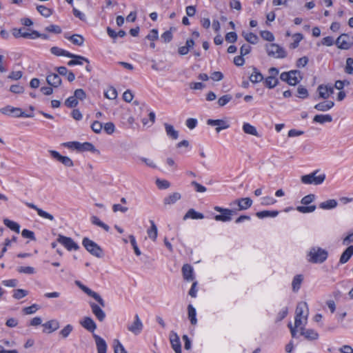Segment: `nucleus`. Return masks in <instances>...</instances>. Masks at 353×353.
Returning <instances> with one entry per match:
<instances>
[{
  "instance_id": "obj_1",
  "label": "nucleus",
  "mask_w": 353,
  "mask_h": 353,
  "mask_svg": "<svg viewBox=\"0 0 353 353\" xmlns=\"http://www.w3.org/2000/svg\"><path fill=\"white\" fill-rule=\"evenodd\" d=\"M80 324L83 328L92 333L97 353H106L108 345L105 341L100 336L94 333V330L97 329V325L94 320L91 317L85 316L80 321Z\"/></svg>"
},
{
  "instance_id": "obj_2",
  "label": "nucleus",
  "mask_w": 353,
  "mask_h": 353,
  "mask_svg": "<svg viewBox=\"0 0 353 353\" xmlns=\"http://www.w3.org/2000/svg\"><path fill=\"white\" fill-rule=\"evenodd\" d=\"M327 250L320 247H312L307 254V260L312 263H322L327 259Z\"/></svg>"
},
{
  "instance_id": "obj_3",
  "label": "nucleus",
  "mask_w": 353,
  "mask_h": 353,
  "mask_svg": "<svg viewBox=\"0 0 353 353\" xmlns=\"http://www.w3.org/2000/svg\"><path fill=\"white\" fill-rule=\"evenodd\" d=\"M82 244L86 249V250L90 252L92 255L101 258L103 256V250L102 248L97 245L95 242L90 240L88 237L83 238L82 241Z\"/></svg>"
},
{
  "instance_id": "obj_4",
  "label": "nucleus",
  "mask_w": 353,
  "mask_h": 353,
  "mask_svg": "<svg viewBox=\"0 0 353 353\" xmlns=\"http://www.w3.org/2000/svg\"><path fill=\"white\" fill-rule=\"evenodd\" d=\"M318 172L319 170H315L309 174L302 176L301 178V182L304 184H314L316 185L321 184L325 179V174L317 175Z\"/></svg>"
},
{
  "instance_id": "obj_5",
  "label": "nucleus",
  "mask_w": 353,
  "mask_h": 353,
  "mask_svg": "<svg viewBox=\"0 0 353 353\" xmlns=\"http://www.w3.org/2000/svg\"><path fill=\"white\" fill-rule=\"evenodd\" d=\"M265 50L268 55L277 59H283L287 56L283 48L276 43H268L265 45Z\"/></svg>"
},
{
  "instance_id": "obj_6",
  "label": "nucleus",
  "mask_w": 353,
  "mask_h": 353,
  "mask_svg": "<svg viewBox=\"0 0 353 353\" xmlns=\"http://www.w3.org/2000/svg\"><path fill=\"white\" fill-rule=\"evenodd\" d=\"M64 145L70 148H74L80 152L85 151H91L94 152L95 150L94 146L92 143L89 142H84L81 143L78 141H71L64 143Z\"/></svg>"
},
{
  "instance_id": "obj_7",
  "label": "nucleus",
  "mask_w": 353,
  "mask_h": 353,
  "mask_svg": "<svg viewBox=\"0 0 353 353\" xmlns=\"http://www.w3.org/2000/svg\"><path fill=\"white\" fill-rule=\"evenodd\" d=\"M214 209L215 211L221 213V214H218L214 216V219L218 221H230L232 219L231 216L234 213V210H233L223 208L219 206H215Z\"/></svg>"
},
{
  "instance_id": "obj_8",
  "label": "nucleus",
  "mask_w": 353,
  "mask_h": 353,
  "mask_svg": "<svg viewBox=\"0 0 353 353\" xmlns=\"http://www.w3.org/2000/svg\"><path fill=\"white\" fill-rule=\"evenodd\" d=\"M335 43L340 49L348 50L353 45V38L347 34H342L336 39Z\"/></svg>"
},
{
  "instance_id": "obj_9",
  "label": "nucleus",
  "mask_w": 353,
  "mask_h": 353,
  "mask_svg": "<svg viewBox=\"0 0 353 353\" xmlns=\"http://www.w3.org/2000/svg\"><path fill=\"white\" fill-rule=\"evenodd\" d=\"M75 283L77 286L80 288L81 290H82L87 295L92 297L94 300H96L99 304L101 307H105V303L103 299L101 298V296L97 292L92 291L89 288L86 287L85 285H83L80 281H75Z\"/></svg>"
},
{
  "instance_id": "obj_10",
  "label": "nucleus",
  "mask_w": 353,
  "mask_h": 353,
  "mask_svg": "<svg viewBox=\"0 0 353 353\" xmlns=\"http://www.w3.org/2000/svg\"><path fill=\"white\" fill-rule=\"evenodd\" d=\"M57 241L58 243L63 245L68 251H71L72 250H77L79 248V245L70 237L59 234Z\"/></svg>"
},
{
  "instance_id": "obj_11",
  "label": "nucleus",
  "mask_w": 353,
  "mask_h": 353,
  "mask_svg": "<svg viewBox=\"0 0 353 353\" xmlns=\"http://www.w3.org/2000/svg\"><path fill=\"white\" fill-rule=\"evenodd\" d=\"M230 205L231 206L236 205L238 210H245L252 206V200L249 197L241 198L233 201Z\"/></svg>"
},
{
  "instance_id": "obj_12",
  "label": "nucleus",
  "mask_w": 353,
  "mask_h": 353,
  "mask_svg": "<svg viewBox=\"0 0 353 353\" xmlns=\"http://www.w3.org/2000/svg\"><path fill=\"white\" fill-rule=\"evenodd\" d=\"M49 152L52 158L60 161L65 166L70 168L74 165L73 161L68 157L62 156L55 150H49Z\"/></svg>"
},
{
  "instance_id": "obj_13",
  "label": "nucleus",
  "mask_w": 353,
  "mask_h": 353,
  "mask_svg": "<svg viewBox=\"0 0 353 353\" xmlns=\"http://www.w3.org/2000/svg\"><path fill=\"white\" fill-rule=\"evenodd\" d=\"M207 124L211 126H216V132H220L221 130L227 129L230 127V125L226 121L223 119H209L206 121Z\"/></svg>"
},
{
  "instance_id": "obj_14",
  "label": "nucleus",
  "mask_w": 353,
  "mask_h": 353,
  "mask_svg": "<svg viewBox=\"0 0 353 353\" xmlns=\"http://www.w3.org/2000/svg\"><path fill=\"white\" fill-rule=\"evenodd\" d=\"M25 204L28 208L36 210L37 212V214H38V215L39 216H41V217H42L43 219H48L50 221H54V218L53 215H52L51 214H50V213L43 210L42 209L38 208L34 203L26 202Z\"/></svg>"
},
{
  "instance_id": "obj_15",
  "label": "nucleus",
  "mask_w": 353,
  "mask_h": 353,
  "mask_svg": "<svg viewBox=\"0 0 353 353\" xmlns=\"http://www.w3.org/2000/svg\"><path fill=\"white\" fill-rule=\"evenodd\" d=\"M143 329V323L141 321L138 314L134 316V321L132 325L128 326V330L134 333V334H139Z\"/></svg>"
},
{
  "instance_id": "obj_16",
  "label": "nucleus",
  "mask_w": 353,
  "mask_h": 353,
  "mask_svg": "<svg viewBox=\"0 0 353 353\" xmlns=\"http://www.w3.org/2000/svg\"><path fill=\"white\" fill-rule=\"evenodd\" d=\"M296 316L299 317H304L305 320L307 321L308 316L307 304L306 302H300L298 303L296 311Z\"/></svg>"
},
{
  "instance_id": "obj_17",
  "label": "nucleus",
  "mask_w": 353,
  "mask_h": 353,
  "mask_svg": "<svg viewBox=\"0 0 353 353\" xmlns=\"http://www.w3.org/2000/svg\"><path fill=\"white\" fill-rule=\"evenodd\" d=\"M90 306L91 307L93 314L99 321H103L105 318V313L104 311L96 303L90 302Z\"/></svg>"
},
{
  "instance_id": "obj_18",
  "label": "nucleus",
  "mask_w": 353,
  "mask_h": 353,
  "mask_svg": "<svg viewBox=\"0 0 353 353\" xmlns=\"http://www.w3.org/2000/svg\"><path fill=\"white\" fill-rule=\"evenodd\" d=\"M170 339L172 347L175 353H181V345L178 335L176 333H172Z\"/></svg>"
},
{
  "instance_id": "obj_19",
  "label": "nucleus",
  "mask_w": 353,
  "mask_h": 353,
  "mask_svg": "<svg viewBox=\"0 0 353 353\" xmlns=\"http://www.w3.org/2000/svg\"><path fill=\"white\" fill-rule=\"evenodd\" d=\"M300 330L301 334L304 336V337L309 341L316 340L319 338V334L314 330L305 329L301 327Z\"/></svg>"
},
{
  "instance_id": "obj_20",
  "label": "nucleus",
  "mask_w": 353,
  "mask_h": 353,
  "mask_svg": "<svg viewBox=\"0 0 353 353\" xmlns=\"http://www.w3.org/2000/svg\"><path fill=\"white\" fill-rule=\"evenodd\" d=\"M46 81L50 85L54 88L59 87L61 83V79L59 75L55 73L48 74L46 77Z\"/></svg>"
},
{
  "instance_id": "obj_21",
  "label": "nucleus",
  "mask_w": 353,
  "mask_h": 353,
  "mask_svg": "<svg viewBox=\"0 0 353 353\" xmlns=\"http://www.w3.org/2000/svg\"><path fill=\"white\" fill-rule=\"evenodd\" d=\"M43 326L46 329L44 332L52 333L59 328V323L57 320L52 319L43 324Z\"/></svg>"
},
{
  "instance_id": "obj_22",
  "label": "nucleus",
  "mask_w": 353,
  "mask_h": 353,
  "mask_svg": "<svg viewBox=\"0 0 353 353\" xmlns=\"http://www.w3.org/2000/svg\"><path fill=\"white\" fill-rule=\"evenodd\" d=\"M290 77H289V80L288 83L290 85H295L299 83L300 80L302 79L301 77V72L299 70H290Z\"/></svg>"
},
{
  "instance_id": "obj_23",
  "label": "nucleus",
  "mask_w": 353,
  "mask_h": 353,
  "mask_svg": "<svg viewBox=\"0 0 353 353\" xmlns=\"http://www.w3.org/2000/svg\"><path fill=\"white\" fill-rule=\"evenodd\" d=\"M50 52L52 54H53L56 56H64V57H77L79 59H81V57H75L74 54L70 53L65 50H63V49H61L59 47H56V46L51 48Z\"/></svg>"
},
{
  "instance_id": "obj_24",
  "label": "nucleus",
  "mask_w": 353,
  "mask_h": 353,
  "mask_svg": "<svg viewBox=\"0 0 353 353\" xmlns=\"http://www.w3.org/2000/svg\"><path fill=\"white\" fill-rule=\"evenodd\" d=\"M353 255V245L348 246L345 251L342 253L340 259L339 263L344 264L347 263L352 256Z\"/></svg>"
},
{
  "instance_id": "obj_25",
  "label": "nucleus",
  "mask_w": 353,
  "mask_h": 353,
  "mask_svg": "<svg viewBox=\"0 0 353 353\" xmlns=\"http://www.w3.org/2000/svg\"><path fill=\"white\" fill-rule=\"evenodd\" d=\"M183 276L186 281H192L194 279L193 268L189 264L183 265L182 268Z\"/></svg>"
},
{
  "instance_id": "obj_26",
  "label": "nucleus",
  "mask_w": 353,
  "mask_h": 353,
  "mask_svg": "<svg viewBox=\"0 0 353 353\" xmlns=\"http://www.w3.org/2000/svg\"><path fill=\"white\" fill-rule=\"evenodd\" d=\"M334 105L332 101H326L319 103L314 105V108L318 111L325 112L331 109Z\"/></svg>"
},
{
  "instance_id": "obj_27",
  "label": "nucleus",
  "mask_w": 353,
  "mask_h": 353,
  "mask_svg": "<svg viewBox=\"0 0 353 353\" xmlns=\"http://www.w3.org/2000/svg\"><path fill=\"white\" fill-rule=\"evenodd\" d=\"M164 126L166 134L169 137L174 140L178 139L179 132L174 128L173 125H172L171 124L165 123Z\"/></svg>"
},
{
  "instance_id": "obj_28",
  "label": "nucleus",
  "mask_w": 353,
  "mask_h": 353,
  "mask_svg": "<svg viewBox=\"0 0 353 353\" xmlns=\"http://www.w3.org/2000/svg\"><path fill=\"white\" fill-rule=\"evenodd\" d=\"M150 228L147 230L148 235L150 239H151L152 241H156L158 234V230L156 224L154 223V221L150 220Z\"/></svg>"
},
{
  "instance_id": "obj_29",
  "label": "nucleus",
  "mask_w": 353,
  "mask_h": 353,
  "mask_svg": "<svg viewBox=\"0 0 353 353\" xmlns=\"http://www.w3.org/2000/svg\"><path fill=\"white\" fill-rule=\"evenodd\" d=\"M181 195L180 193L174 192L173 194L165 197L163 200V202H164V204H165V205L174 204L177 201L181 199Z\"/></svg>"
},
{
  "instance_id": "obj_30",
  "label": "nucleus",
  "mask_w": 353,
  "mask_h": 353,
  "mask_svg": "<svg viewBox=\"0 0 353 353\" xmlns=\"http://www.w3.org/2000/svg\"><path fill=\"white\" fill-rule=\"evenodd\" d=\"M188 218L193 219H202L204 218L203 214L196 212L194 209H190L183 216V220H186Z\"/></svg>"
},
{
  "instance_id": "obj_31",
  "label": "nucleus",
  "mask_w": 353,
  "mask_h": 353,
  "mask_svg": "<svg viewBox=\"0 0 353 353\" xmlns=\"http://www.w3.org/2000/svg\"><path fill=\"white\" fill-rule=\"evenodd\" d=\"M243 130L248 134H251L256 137H259V134L256 128L248 123H244L243 125Z\"/></svg>"
},
{
  "instance_id": "obj_32",
  "label": "nucleus",
  "mask_w": 353,
  "mask_h": 353,
  "mask_svg": "<svg viewBox=\"0 0 353 353\" xmlns=\"http://www.w3.org/2000/svg\"><path fill=\"white\" fill-rule=\"evenodd\" d=\"M313 121L314 122L323 124L327 122H331L332 121V117L330 114H316L314 117Z\"/></svg>"
},
{
  "instance_id": "obj_33",
  "label": "nucleus",
  "mask_w": 353,
  "mask_h": 353,
  "mask_svg": "<svg viewBox=\"0 0 353 353\" xmlns=\"http://www.w3.org/2000/svg\"><path fill=\"white\" fill-rule=\"evenodd\" d=\"M249 79L252 83H256L261 81L263 79V76L256 68H254L253 72L251 74Z\"/></svg>"
},
{
  "instance_id": "obj_34",
  "label": "nucleus",
  "mask_w": 353,
  "mask_h": 353,
  "mask_svg": "<svg viewBox=\"0 0 353 353\" xmlns=\"http://www.w3.org/2000/svg\"><path fill=\"white\" fill-rule=\"evenodd\" d=\"M337 206V201L335 199H329L319 204V208L323 210H330Z\"/></svg>"
},
{
  "instance_id": "obj_35",
  "label": "nucleus",
  "mask_w": 353,
  "mask_h": 353,
  "mask_svg": "<svg viewBox=\"0 0 353 353\" xmlns=\"http://www.w3.org/2000/svg\"><path fill=\"white\" fill-rule=\"evenodd\" d=\"M65 38L76 46H81L84 43V38L80 34H73L70 37L65 36Z\"/></svg>"
},
{
  "instance_id": "obj_36",
  "label": "nucleus",
  "mask_w": 353,
  "mask_h": 353,
  "mask_svg": "<svg viewBox=\"0 0 353 353\" xmlns=\"http://www.w3.org/2000/svg\"><path fill=\"white\" fill-rule=\"evenodd\" d=\"M188 314L191 324L194 325H196L197 323V319L196 318V312L195 308L191 304L188 306Z\"/></svg>"
},
{
  "instance_id": "obj_37",
  "label": "nucleus",
  "mask_w": 353,
  "mask_h": 353,
  "mask_svg": "<svg viewBox=\"0 0 353 353\" xmlns=\"http://www.w3.org/2000/svg\"><path fill=\"white\" fill-rule=\"evenodd\" d=\"M279 214V212L276 210H263L256 212V216L259 219H263L266 217H276Z\"/></svg>"
},
{
  "instance_id": "obj_38",
  "label": "nucleus",
  "mask_w": 353,
  "mask_h": 353,
  "mask_svg": "<svg viewBox=\"0 0 353 353\" xmlns=\"http://www.w3.org/2000/svg\"><path fill=\"white\" fill-rule=\"evenodd\" d=\"M3 223L9 228L10 230L16 232L17 233H19L20 232V225L17 222L11 221L8 219H3Z\"/></svg>"
},
{
  "instance_id": "obj_39",
  "label": "nucleus",
  "mask_w": 353,
  "mask_h": 353,
  "mask_svg": "<svg viewBox=\"0 0 353 353\" xmlns=\"http://www.w3.org/2000/svg\"><path fill=\"white\" fill-rule=\"evenodd\" d=\"M303 279V276L301 274L296 275L294 277L292 283V290L294 292H297L300 289Z\"/></svg>"
},
{
  "instance_id": "obj_40",
  "label": "nucleus",
  "mask_w": 353,
  "mask_h": 353,
  "mask_svg": "<svg viewBox=\"0 0 353 353\" xmlns=\"http://www.w3.org/2000/svg\"><path fill=\"white\" fill-rule=\"evenodd\" d=\"M91 222L92 224L96 225L101 228H103L106 232H108L110 230V227L102 222L97 216H93L91 217Z\"/></svg>"
},
{
  "instance_id": "obj_41",
  "label": "nucleus",
  "mask_w": 353,
  "mask_h": 353,
  "mask_svg": "<svg viewBox=\"0 0 353 353\" xmlns=\"http://www.w3.org/2000/svg\"><path fill=\"white\" fill-rule=\"evenodd\" d=\"M243 36L245 38V39L251 44H256L259 41V37H257V35L252 32H243Z\"/></svg>"
},
{
  "instance_id": "obj_42",
  "label": "nucleus",
  "mask_w": 353,
  "mask_h": 353,
  "mask_svg": "<svg viewBox=\"0 0 353 353\" xmlns=\"http://www.w3.org/2000/svg\"><path fill=\"white\" fill-rule=\"evenodd\" d=\"M11 113L14 114L15 117H33L32 114H26L19 108H14L11 109Z\"/></svg>"
},
{
  "instance_id": "obj_43",
  "label": "nucleus",
  "mask_w": 353,
  "mask_h": 353,
  "mask_svg": "<svg viewBox=\"0 0 353 353\" xmlns=\"http://www.w3.org/2000/svg\"><path fill=\"white\" fill-rule=\"evenodd\" d=\"M17 271L20 274H25L28 275H32L35 273L34 268L30 266H19L17 268Z\"/></svg>"
},
{
  "instance_id": "obj_44",
  "label": "nucleus",
  "mask_w": 353,
  "mask_h": 353,
  "mask_svg": "<svg viewBox=\"0 0 353 353\" xmlns=\"http://www.w3.org/2000/svg\"><path fill=\"white\" fill-rule=\"evenodd\" d=\"M278 79L273 76L268 77L264 82L265 85L269 88H274L278 84Z\"/></svg>"
},
{
  "instance_id": "obj_45",
  "label": "nucleus",
  "mask_w": 353,
  "mask_h": 353,
  "mask_svg": "<svg viewBox=\"0 0 353 353\" xmlns=\"http://www.w3.org/2000/svg\"><path fill=\"white\" fill-rule=\"evenodd\" d=\"M113 347L114 353H127V351L119 339H114L113 341Z\"/></svg>"
},
{
  "instance_id": "obj_46",
  "label": "nucleus",
  "mask_w": 353,
  "mask_h": 353,
  "mask_svg": "<svg viewBox=\"0 0 353 353\" xmlns=\"http://www.w3.org/2000/svg\"><path fill=\"white\" fill-rule=\"evenodd\" d=\"M37 10L44 17H49L52 14V10L45 6H38Z\"/></svg>"
},
{
  "instance_id": "obj_47",
  "label": "nucleus",
  "mask_w": 353,
  "mask_h": 353,
  "mask_svg": "<svg viewBox=\"0 0 353 353\" xmlns=\"http://www.w3.org/2000/svg\"><path fill=\"white\" fill-rule=\"evenodd\" d=\"M232 99V96L230 94H227L221 97L218 101L217 103L219 107H223L226 104H228Z\"/></svg>"
},
{
  "instance_id": "obj_48",
  "label": "nucleus",
  "mask_w": 353,
  "mask_h": 353,
  "mask_svg": "<svg viewBox=\"0 0 353 353\" xmlns=\"http://www.w3.org/2000/svg\"><path fill=\"white\" fill-rule=\"evenodd\" d=\"M12 33L15 38H19V37L28 38V37H30V36H31L30 33L23 32L21 31V29H17V28H13L12 30Z\"/></svg>"
},
{
  "instance_id": "obj_49",
  "label": "nucleus",
  "mask_w": 353,
  "mask_h": 353,
  "mask_svg": "<svg viewBox=\"0 0 353 353\" xmlns=\"http://www.w3.org/2000/svg\"><path fill=\"white\" fill-rule=\"evenodd\" d=\"M316 210V205L310 206H297L296 210L301 213L306 214L312 212Z\"/></svg>"
},
{
  "instance_id": "obj_50",
  "label": "nucleus",
  "mask_w": 353,
  "mask_h": 353,
  "mask_svg": "<svg viewBox=\"0 0 353 353\" xmlns=\"http://www.w3.org/2000/svg\"><path fill=\"white\" fill-rule=\"evenodd\" d=\"M73 327L72 325L68 324L65 326L59 332V334L63 338H67L70 334L72 332Z\"/></svg>"
},
{
  "instance_id": "obj_51",
  "label": "nucleus",
  "mask_w": 353,
  "mask_h": 353,
  "mask_svg": "<svg viewBox=\"0 0 353 353\" xmlns=\"http://www.w3.org/2000/svg\"><path fill=\"white\" fill-rule=\"evenodd\" d=\"M260 35L265 41H273L274 40V36L270 31H268V30L261 31Z\"/></svg>"
},
{
  "instance_id": "obj_52",
  "label": "nucleus",
  "mask_w": 353,
  "mask_h": 353,
  "mask_svg": "<svg viewBox=\"0 0 353 353\" xmlns=\"http://www.w3.org/2000/svg\"><path fill=\"white\" fill-rule=\"evenodd\" d=\"M105 97L109 99H115L117 97V90L113 87L109 88L105 92Z\"/></svg>"
},
{
  "instance_id": "obj_53",
  "label": "nucleus",
  "mask_w": 353,
  "mask_h": 353,
  "mask_svg": "<svg viewBox=\"0 0 353 353\" xmlns=\"http://www.w3.org/2000/svg\"><path fill=\"white\" fill-rule=\"evenodd\" d=\"M293 37L294 41L290 44V48L294 49L298 47L299 42L303 39V37L301 33H296L293 35Z\"/></svg>"
},
{
  "instance_id": "obj_54",
  "label": "nucleus",
  "mask_w": 353,
  "mask_h": 353,
  "mask_svg": "<svg viewBox=\"0 0 353 353\" xmlns=\"http://www.w3.org/2000/svg\"><path fill=\"white\" fill-rule=\"evenodd\" d=\"M297 93H298L297 97L301 99H305L308 97L307 90L302 85H299L298 87Z\"/></svg>"
},
{
  "instance_id": "obj_55",
  "label": "nucleus",
  "mask_w": 353,
  "mask_h": 353,
  "mask_svg": "<svg viewBox=\"0 0 353 353\" xmlns=\"http://www.w3.org/2000/svg\"><path fill=\"white\" fill-rule=\"evenodd\" d=\"M28 295V291L22 289H17L14 291L13 297L16 299H21Z\"/></svg>"
},
{
  "instance_id": "obj_56",
  "label": "nucleus",
  "mask_w": 353,
  "mask_h": 353,
  "mask_svg": "<svg viewBox=\"0 0 353 353\" xmlns=\"http://www.w3.org/2000/svg\"><path fill=\"white\" fill-rule=\"evenodd\" d=\"M39 305L37 304H32L29 307H24L23 312L25 314H32L36 312L39 310Z\"/></svg>"
},
{
  "instance_id": "obj_57",
  "label": "nucleus",
  "mask_w": 353,
  "mask_h": 353,
  "mask_svg": "<svg viewBox=\"0 0 353 353\" xmlns=\"http://www.w3.org/2000/svg\"><path fill=\"white\" fill-rule=\"evenodd\" d=\"M77 104L78 101L74 96L68 97L65 101V105L68 108H74Z\"/></svg>"
},
{
  "instance_id": "obj_58",
  "label": "nucleus",
  "mask_w": 353,
  "mask_h": 353,
  "mask_svg": "<svg viewBox=\"0 0 353 353\" xmlns=\"http://www.w3.org/2000/svg\"><path fill=\"white\" fill-rule=\"evenodd\" d=\"M353 58H347L346 59V66L345 68V72L347 74H353Z\"/></svg>"
},
{
  "instance_id": "obj_59",
  "label": "nucleus",
  "mask_w": 353,
  "mask_h": 353,
  "mask_svg": "<svg viewBox=\"0 0 353 353\" xmlns=\"http://www.w3.org/2000/svg\"><path fill=\"white\" fill-rule=\"evenodd\" d=\"M315 199V195L313 194H310L308 195L305 196L302 198L301 203L303 205H307L310 203H311L312 201H314Z\"/></svg>"
},
{
  "instance_id": "obj_60",
  "label": "nucleus",
  "mask_w": 353,
  "mask_h": 353,
  "mask_svg": "<svg viewBox=\"0 0 353 353\" xmlns=\"http://www.w3.org/2000/svg\"><path fill=\"white\" fill-rule=\"evenodd\" d=\"M21 235L23 238H27L32 241L36 240L34 233L29 230L23 229L21 232Z\"/></svg>"
},
{
  "instance_id": "obj_61",
  "label": "nucleus",
  "mask_w": 353,
  "mask_h": 353,
  "mask_svg": "<svg viewBox=\"0 0 353 353\" xmlns=\"http://www.w3.org/2000/svg\"><path fill=\"white\" fill-rule=\"evenodd\" d=\"M103 128L108 134H112L115 130V126L112 122H108L105 123Z\"/></svg>"
},
{
  "instance_id": "obj_62",
  "label": "nucleus",
  "mask_w": 353,
  "mask_h": 353,
  "mask_svg": "<svg viewBox=\"0 0 353 353\" xmlns=\"http://www.w3.org/2000/svg\"><path fill=\"white\" fill-rule=\"evenodd\" d=\"M156 184L160 189H167L170 186V183L167 180L157 179Z\"/></svg>"
},
{
  "instance_id": "obj_63",
  "label": "nucleus",
  "mask_w": 353,
  "mask_h": 353,
  "mask_svg": "<svg viewBox=\"0 0 353 353\" xmlns=\"http://www.w3.org/2000/svg\"><path fill=\"white\" fill-rule=\"evenodd\" d=\"M325 86L323 85H320L318 87V90L319 92V96L321 98L326 99L330 97V94L325 90Z\"/></svg>"
},
{
  "instance_id": "obj_64",
  "label": "nucleus",
  "mask_w": 353,
  "mask_h": 353,
  "mask_svg": "<svg viewBox=\"0 0 353 353\" xmlns=\"http://www.w3.org/2000/svg\"><path fill=\"white\" fill-rule=\"evenodd\" d=\"M91 128L95 133L98 134L101 132V130L103 128V125L101 122H99L98 121H95L91 125Z\"/></svg>"
}]
</instances>
